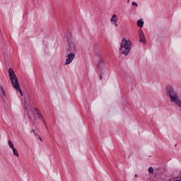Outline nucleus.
<instances>
[{
    "label": "nucleus",
    "instance_id": "nucleus-1",
    "mask_svg": "<svg viewBox=\"0 0 181 181\" xmlns=\"http://www.w3.org/2000/svg\"><path fill=\"white\" fill-rule=\"evenodd\" d=\"M8 76L13 88H15V90H16L17 91H19L21 95H23L22 89H21V85L19 84V81L18 80V76H16V74H15L13 69L9 68Z\"/></svg>",
    "mask_w": 181,
    "mask_h": 181
},
{
    "label": "nucleus",
    "instance_id": "nucleus-2",
    "mask_svg": "<svg viewBox=\"0 0 181 181\" xmlns=\"http://www.w3.org/2000/svg\"><path fill=\"white\" fill-rule=\"evenodd\" d=\"M93 47L95 50H96L98 56L100 57V61L99 63L97 64V67L100 72V79L103 80V75H104V73H107L108 70L105 67V62L104 61V59H103L101 53H100V51H98V47H97V45H95Z\"/></svg>",
    "mask_w": 181,
    "mask_h": 181
},
{
    "label": "nucleus",
    "instance_id": "nucleus-3",
    "mask_svg": "<svg viewBox=\"0 0 181 181\" xmlns=\"http://www.w3.org/2000/svg\"><path fill=\"white\" fill-rule=\"evenodd\" d=\"M131 49H132V42H131L129 40H122L120 44V50L122 51V54L128 56L131 52Z\"/></svg>",
    "mask_w": 181,
    "mask_h": 181
},
{
    "label": "nucleus",
    "instance_id": "nucleus-4",
    "mask_svg": "<svg viewBox=\"0 0 181 181\" xmlns=\"http://www.w3.org/2000/svg\"><path fill=\"white\" fill-rule=\"evenodd\" d=\"M68 43L66 47V53H76L77 52V41L73 37L69 38V36L65 37Z\"/></svg>",
    "mask_w": 181,
    "mask_h": 181
},
{
    "label": "nucleus",
    "instance_id": "nucleus-5",
    "mask_svg": "<svg viewBox=\"0 0 181 181\" xmlns=\"http://www.w3.org/2000/svg\"><path fill=\"white\" fill-rule=\"evenodd\" d=\"M24 110L27 113L28 117L29 118L30 121L33 122V125H35V122H33V119L30 117V112H32V109H30V106H29V103L26 100L24 101Z\"/></svg>",
    "mask_w": 181,
    "mask_h": 181
},
{
    "label": "nucleus",
    "instance_id": "nucleus-6",
    "mask_svg": "<svg viewBox=\"0 0 181 181\" xmlns=\"http://www.w3.org/2000/svg\"><path fill=\"white\" fill-rule=\"evenodd\" d=\"M69 53L66 56L65 64L69 65L73 60H74V57H76V52H67Z\"/></svg>",
    "mask_w": 181,
    "mask_h": 181
},
{
    "label": "nucleus",
    "instance_id": "nucleus-7",
    "mask_svg": "<svg viewBox=\"0 0 181 181\" xmlns=\"http://www.w3.org/2000/svg\"><path fill=\"white\" fill-rule=\"evenodd\" d=\"M139 35L140 43H144V45H146V38L145 37V34H144V31H142V29L141 28L139 30Z\"/></svg>",
    "mask_w": 181,
    "mask_h": 181
},
{
    "label": "nucleus",
    "instance_id": "nucleus-8",
    "mask_svg": "<svg viewBox=\"0 0 181 181\" xmlns=\"http://www.w3.org/2000/svg\"><path fill=\"white\" fill-rule=\"evenodd\" d=\"M137 25L139 28H144V21H142V19L137 21Z\"/></svg>",
    "mask_w": 181,
    "mask_h": 181
},
{
    "label": "nucleus",
    "instance_id": "nucleus-9",
    "mask_svg": "<svg viewBox=\"0 0 181 181\" xmlns=\"http://www.w3.org/2000/svg\"><path fill=\"white\" fill-rule=\"evenodd\" d=\"M0 90L3 94V97H6V92L5 91V88H4V86H2V85H0Z\"/></svg>",
    "mask_w": 181,
    "mask_h": 181
},
{
    "label": "nucleus",
    "instance_id": "nucleus-10",
    "mask_svg": "<svg viewBox=\"0 0 181 181\" xmlns=\"http://www.w3.org/2000/svg\"><path fill=\"white\" fill-rule=\"evenodd\" d=\"M37 117H38V119H39L40 121L43 122L44 124H45V125H46V122H45V121L43 120V116H42V115L40 114V112H37Z\"/></svg>",
    "mask_w": 181,
    "mask_h": 181
},
{
    "label": "nucleus",
    "instance_id": "nucleus-11",
    "mask_svg": "<svg viewBox=\"0 0 181 181\" xmlns=\"http://www.w3.org/2000/svg\"><path fill=\"white\" fill-rule=\"evenodd\" d=\"M12 150H13V153L14 156H16V158H19V153L18 152V149L14 148H12Z\"/></svg>",
    "mask_w": 181,
    "mask_h": 181
},
{
    "label": "nucleus",
    "instance_id": "nucleus-12",
    "mask_svg": "<svg viewBox=\"0 0 181 181\" xmlns=\"http://www.w3.org/2000/svg\"><path fill=\"white\" fill-rule=\"evenodd\" d=\"M111 22H113V23H117V15L114 14L111 19H110Z\"/></svg>",
    "mask_w": 181,
    "mask_h": 181
},
{
    "label": "nucleus",
    "instance_id": "nucleus-13",
    "mask_svg": "<svg viewBox=\"0 0 181 181\" xmlns=\"http://www.w3.org/2000/svg\"><path fill=\"white\" fill-rule=\"evenodd\" d=\"M8 146L11 149H13L15 148L13 143L12 142V141L8 140Z\"/></svg>",
    "mask_w": 181,
    "mask_h": 181
},
{
    "label": "nucleus",
    "instance_id": "nucleus-14",
    "mask_svg": "<svg viewBox=\"0 0 181 181\" xmlns=\"http://www.w3.org/2000/svg\"><path fill=\"white\" fill-rule=\"evenodd\" d=\"M148 170L149 173H153V167H149Z\"/></svg>",
    "mask_w": 181,
    "mask_h": 181
},
{
    "label": "nucleus",
    "instance_id": "nucleus-15",
    "mask_svg": "<svg viewBox=\"0 0 181 181\" xmlns=\"http://www.w3.org/2000/svg\"><path fill=\"white\" fill-rule=\"evenodd\" d=\"M132 5L133 6H138V4H137L136 2H135V1H133V2L132 3Z\"/></svg>",
    "mask_w": 181,
    "mask_h": 181
},
{
    "label": "nucleus",
    "instance_id": "nucleus-16",
    "mask_svg": "<svg viewBox=\"0 0 181 181\" xmlns=\"http://www.w3.org/2000/svg\"><path fill=\"white\" fill-rule=\"evenodd\" d=\"M38 139H40V141H41V142H43V139H42V137L40 136H38Z\"/></svg>",
    "mask_w": 181,
    "mask_h": 181
},
{
    "label": "nucleus",
    "instance_id": "nucleus-17",
    "mask_svg": "<svg viewBox=\"0 0 181 181\" xmlns=\"http://www.w3.org/2000/svg\"><path fill=\"white\" fill-rule=\"evenodd\" d=\"M30 132H31V133L33 132V134H35V129H31Z\"/></svg>",
    "mask_w": 181,
    "mask_h": 181
},
{
    "label": "nucleus",
    "instance_id": "nucleus-18",
    "mask_svg": "<svg viewBox=\"0 0 181 181\" xmlns=\"http://www.w3.org/2000/svg\"><path fill=\"white\" fill-rule=\"evenodd\" d=\"M35 111H37V112H40L39 109H37V107H35Z\"/></svg>",
    "mask_w": 181,
    "mask_h": 181
},
{
    "label": "nucleus",
    "instance_id": "nucleus-19",
    "mask_svg": "<svg viewBox=\"0 0 181 181\" xmlns=\"http://www.w3.org/2000/svg\"><path fill=\"white\" fill-rule=\"evenodd\" d=\"M34 135H35V136H39V135L37 134V133H34Z\"/></svg>",
    "mask_w": 181,
    "mask_h": 181
},
{
    "label": "nucleus",
    "instance_id": "nucleus-20",
    "mask_svg": "<svg viewBox=\"0 0 181 181\" xmlns=\"http://www.w3.org/2000/svg\"><path fill=\"white\" fill-rule=\"evenodd\" d=\"M134 177H138V175L136 174V175H134Z\"/></svg>",
    "mask_w": 181,
    "mask_h": 181
},
{
    "label": "nucleus",
    "instance_id": "nucleus-21",
    "mask_svg": "<svg viewBox=\"0 0 181 181\" xmlns=\"http://www.w3.org/2000/svg\"><path fill=\"white\" fill-rule=\"evenodd\" d=\"M115 26H118V25H117V23H115Z\"/></svg>",
    "mask_w": 181,
    "mask_h": 181
},
{
    "label": "nucleus",
    "instance_id": "nucleus-22",
    "mask_svg": "<svg viewBox=\"0 0 181 181\" xmlns=\"http://www.w3.org/2000/svg\"><path fill=\"white\" fill-rule=\"evenodd\" d=\"M127 3H129V0L127 1Z\"/></svg>",
    "mask_w": 181,
    "mask_h": 181
}]
</instances>
